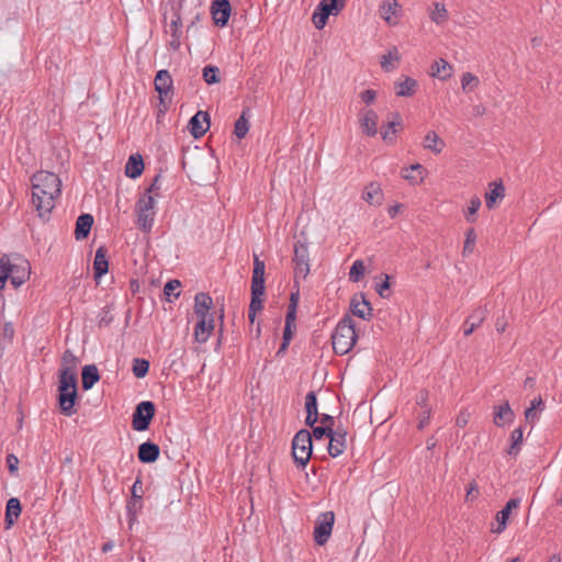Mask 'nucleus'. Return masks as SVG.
Instances as JSON below:
<instances>
[{
    "mask_svg": "<svg viewBox=\"0 0 562 562\" xmlns=\"http://www.w3.org/2000/svg\"><path fill=\"white\" fill-rule=\"evenodd\" d=\"M32 204L38 217L49 220L55 207L56 200L61 193V181L59 177L49 171H37L32 179Z\"/></svg>",
    "mask_w": 562,
    "mask_h": 562,
    "instance_id": "obj_1",
    "label": "nucleus"
},
{
    "mask_svg": "<svg viewBox=\"0 0 562 562\" xmlns=\"http://www.w3.org/2000/svg\"><path fill=\"white\" fill-rule=\"evenodd\" d=\"M357 341L355 324L350 315H345L337 324L333 335L331 344L336 355L348 353Z\"/></svg>",
    "mask_w": 562,
    "mask_h": 562,
    "instance_id": "obj_2",
    "label": "nucleus"
},
{
    "mask_svg": "<svg viewBox=\"0 0 562 562\" xmlns=\"http://www.w3.org/2000/svg\"><path fill=\"white\" fill-rule=\"evenodd\" d=\"M307 429L299 430L292 440V457L297 467L305 468L308 463L312 451L313 440Z\"/></svg>",
    "mask_w": 562,
    "mask_h": 562,
    "instance_id": "obj_3",
    "label": "nucleus"
},
{
    "mask_svg": "<svg viewBox=\"0 0 562 562\" xmlns=\"http://www.w3.org/2000/svg\"><path fill=\"white\" fill-rule=\"evenodd\" d=\"M0 261H4V268L10 270V283L16 289L29 280L31 274V265L29 260L21 256H14L12 259L3 255Z\"/></svg>",
    "mask_w": 562,
    "mask_h": 562,
    "instance_id": "obj_4",
    "label": "nucleus"
},
{
    "mask_svg": "<svg viewBox=\"0 0 562 562\" xmlns=\"http://www.w3.org/2000/svg\"><path fill=\"white\" fill-rule=\"evenodd\" d=\"M135 211L138 227L143 232L149 233L154 225L155 198L150 194H143L136 202Z\"/></svg>",
    "mask_w": 562,
    "mask_h": 562,
    "instance_id": "obj_5",
    "label": "nucleus"
},
{
    "mask_svg": "<svg viewBox=\"0 0 562 562\" xmlns=\"http://www.w3.org/2000/svg\"><path fill=\"white\" fill-rule=\"evenodd\" d=\"M346 0H322L316 7L312 21L317 30L325 27L329 15H337L345 8Z\"/></svg>",
    "mask_w": 562,
    "mask_h": 562,
    "instance_id": "obj_6",
    "label": "nucleus"
},
{
    "mask_svg": "<svg viewBox=\"0 0 562 562\" xmlns=\"http://www.w3.org/2000/svg\"><path fill=\"white\" fill-rule=\"evenodd\" d=\"M156 407L151 401H143L135 407L132 416V427L136 431H145L155 416Z\"/></svg>",
    "mask_w": 562,
    "mask_h": 562,
    "instance_id": "obj_7",
    "label": "nucleus"
},
{
    "mask_svg": "<svg viewBox=\"0 0 562 562\" xmlns=\"http://www.w3.org/2000/svg\"><path fill=\"white\" fill-rule=\"evenodd\" d=\"M293 262L295 278L305 279L310 273V255L307 243L297 240L294 244Z\"/></svg>",
    "mask_w": 562,
    "mask_h": 562,
    "instance_id": "obj_8",
    "label": "nucleus"
},
{
    "mask_svg": "<svg viewBox=\"0 0 562 562\" xmlns=\"http://www.w3.org/2000/svg\"><path fill=\"white\" fill-rule=\"evenodd\" d=\"M334 522L335 514L331 510L322 513L317 517L314 527V540L317 544L324 546L328 541L333 531Z\"/></svg>",
    "mask_w": 562,
    "mask_h": 562,
    "instance_id": "obj_9",
    "label": "nucleus"
},
{
    "mask_svg": "<svg viewBox=\"0 0 562 562\" xmlns=\"http://www.w3.org/2000/svg\"><path fill=\"white\" fill-rule=\"evenodd\" d=\"M182 20L180 15V4L171 5L170 8V23L166 29V33L170 34L171 40L169 42V47L172 50H178L181 46V37H182Z\"/></svg>",
    "mask_w": 562,
    "mask_h": 562,
    "instance_id": "obj_10",
    "label": "nucleus"
},
{
    "mask_svg": "<svg viewBox=\"0 0 562 562\" xmlns=\"http://www.w3.org/2000/svg\"><path fill=\"white\" fill-rule=\"evenodd\" d=\"M142 485H143L142 479H140V476H138L132 486V491H131L132 495L126 504V512H127L130 525H132L136 520L137 515L140 513V510L143 508Z\"/></svg>",
    "mask_w": 562,
    "mask_h": 562,
    "instance_id": "obj_11",
    "label": "nucleus"
},
{
    "mask_svg": "<svg viewBox=\"0 0 562 562\" xmlns=\"http://www.w3.org/2000/svg\"><path fill=\"white\" fill-rule=\"evenodd\" d=\"M347 447V430L342 425H337L331 428L329 435L328 453L330 457L336 458L340 456Z\"/></svg>",
    "mask_w": 562,
    "mask_h": 562,
    "instance_id": "obj_12",
    "label": "nucleus"
},
{
    "mask_svg": "<svg viewBox=\"0 0 562 562\" xmlns=\"http://www.w3.org/2000/svg\"><path fill=\"white\" fill-rule=\"evenodd\" d=\"M350 311L355 316L364 321H370L372 317V306L363 293H357L351 297Z\"/></svg>",
    "mask_w": 562,
    "mask_h": 562,
    "instance_id": "obj_13",
    "label": "nucleus"
},
{
    "mask_svg": "<svg viewBox=\"0 0 562 562\" xmlns=\"http://www.w3.org/2000/svg\"><path fill=\"white\" fill-rule=\"evenodd\" d=\"M189 131L194 138L202 137L210 128V115L207 112L198 111L189 121Z\"/></svg>",
    "mask_w": 562,
    "mask_h": 562,
    "instance_id": "obj_14",
    "label": "nucleus"
},
{
    "mask_svg": "<svg viewBox=\"0 0 562 562\" xmlns=\"http://www.w3.org/2000/svg\"><path fill=\"white\" fill-rule=\"evenodd\" d=\"M232 7L228 0H213L211 13L217 26H225L231 16Z\"/></svg>",
    "mask_w": 562,
    "mask_h": 562,
    "instance_id": "obj_15",
    "label": "nucleus"
},
{
    "mask_svg": "<svg viewBox=\"0 0 562 562\" xmlns=\"http://www.w3.org/2000/svg\"><path fill=\"white\" fill-rule=\"evenodd\" d=\"M58 406L60 413L65 416H72L77 413L75 408L77 400H78V391L69 390V391H58Z\"/></svg>",
    "mask_w": 562,
    "mask_h": 562,
    "instance_id": "obj_16",
    "label": "nucleus"
},
{
    "mask_svg": "<svg viewBox=\"0 0 562 562\" xmlns=\"http://www.w3.org/2000/svg\"><path fill=\"white\" fill-rule=\"evenodd\" d=\"M402 7L398 4L397 0H383L380 5L381 18L389 25H396L398 23Z\"/></svg>",
    "mask_w": 562,
    "mask_h": 562,
    "instance_id": "obj_17",
    "label": "nucleus"
},
{
    "mask_svg": "<svg viewBox=\"0 0 562 562\" xmlns=\"http://www.w3.org/2000/svg\"><path fill=\"white\" fill-rule=\"evenodd\" d=\"M359 123L363 134L375 136L378 133V114L372 109L363 110L359 113Z\"/></svg>",
    "mask_w": 562,
    "mask_h": 562,
    "instance_id": "obj_18",
    "label": "nucleus"
},
{
    "mask_svg": "<svg viewBox=\"0 0 562 562\" xmlns=\"http://www.w3.org/2000/svg\"><path fill=\"white\" fill-rule=\"evenodd\" d=\"M487 315L486 306L475 308L463 323L464 336H470L476 328H479Z\"/></svg>",
    "mask_w": 562,
    "mask_h": 562,
    "instance_id": "obj_19",
    "label": "nucleus"
},
{
    "mask_svg": "<svg viewBox=\"0 0 562 562\" xmlns=\"http://www.w3.org/2000/svg\"><path fill=\"white\" fill-rule=\"evenodd\" d=\"M154 85L155 90L160 97L173 94V80L168 70L161 69L157 71Z\"/></svg>",
    "mask_w": 562,
    "mask_h": 562,
    "instance_id": "obj_20",
    "label": "nucleus"
},
{
    "mask_svg": "<svg viewBox=\"0 0 562 562\" xmlns=\"http://www.w3.org/2000/svg\"><path fill=\"white\" fill-rule=\"evenodd\" d=\"M520 502L521 501L518 497L510 498L506 503L505 507L497 513V515H496L497 527L495 529H492V531L494 533H502L505 530L512 510L518 508L520 505Z\"/></svg>",
    "mask_w": 562,
    "mask_h": 562,
    "instance_id": "obj_21",
    "label": "nucleus"
},
{
    "mask_svg": "<svg viewBox=\"0 0 562 562\" xmlns=\"http://www.w3.org/2000/svg\"><path fill=\"white\" fill-rule=\"evenodd\" d=\"M213 307L212 297L204 292H200L194 297V313L198 318H214L211 310Z\"/></svg>",
    "mask_w": 562,
    "mask_h": 562,
    "instance_id": "obj_22",
    "label": "nucleus"
},
{
    "mask_svg": "<svg viewBox=\"0 0 562 562\" xmlns=\"http://www.w3.org/2000/svg\"><path fill=\"white\" fill-rule=\"evenodd\" d=\"M159 454V446L151 441L143 442L138 447L137 457L142 463H154L158 460Z\"/></svg>",
    "mask_w": 562,
    "mask_h": 562,
    "instance_id": "obj_23",
    "label": "nucleus"
},
{
    "mask_svg": "<svg viewBox=\"0 0 562 562\" xmlns=\"http://www.w3.org/2000/svg\"><path fill=\"white\" fill-rule=\"evenodd\" d=\"M214 330V318H198V323L194 327V338L198 342L204 344L210 338V335Z\"/></svg>",
    "mask_w": 562,
    "mask_h": 562,
    "instance_id": "obj_24",
    "label": "nucleus"
},
{
    "mask_svg": "<svg viewBox=\"0 0 562 562\" xmlns=\"http://www.w3.org/2000/svg\"><path fill=\"white\" fill-rule=\"evenodd\" d=\"M266 288L251 286V300L248 308V318L251 324L255 323L257 312L263 308V300Z\"/></svg>",
    "mask_w": 562,
    "mask_h": 562,
    "instance_id": "obj_25",
    "label": "nucleus"
},
{
    "mask_svg": "<svg viewBox=\"0 0 562 562\" xmlns=\"http://www.w3.org/2000/svg\"><path fill=\"white\" fill-rule=\"evenodd\" d=\"M417 88V80L408 76H402V79L394 83V89L397 97H412L416 93Z\"/></svg>",
    "mask_w": 562,
    "mask_h": 562,
    "instance_id": "obj_26",
    "label": "nucleus"
},
{
    "mask_svg": "<svg viewBox=\"0 0 562 562\" xmlns=\"http://www.w3.org/2000/svg\"><path fill=\"white\" fill-rule=\"evenodd\" d=\"M77 390V373L70 367H63L59 370L58 391Z\"/></svg>",
    "mask_w": 562,
    "mask_h": 562,
    "instance_id": "obj_27",
    "label": "nucleus"
},
{
    "mask_svg": "<svg viewBox=\"0 0 562 562\" xmlns=\"http://www.w3.org/2000/svg\"><path fill=\"white\" fill-rule=\"evenodd\" d=\"M492 186L493 188L485 193V204L488 210H493L505 196V188L501 179L490 183V187Z\"/></svg>",
    "mask_w": 562,
    "mask_h": 562,
    "instance_id": "obj_28",
    "label": "nucleus"
},
{
    "mask_svg": "<svg viewBox=\"0 0 562 562\" xmlns=\"http://www.w3.org/2000/svg\"><path fill=\"white\" fill-rule=\"evenodd\" d=\"M108 249L104 246H100L95 250L94 260H93V273L95 279H100L104 276L109 270V261H108Z\"/></svg>",
    "mask_w": 562,
    "mask_h": 562,
    "instance_id": "obj_29",
    "label": "nucleus"
},
{
    "mask_svg": "<svg viewBox=\"0 0 562 562\" xmlns=\"http://www.w3.org/2000/svg\"><path fill=\"white\" fill-rule=\"evenodd\" d=\"M93 225V216L88 213H83L78 216L76 221L75 237L77 240L85 239L89 236L91 227Z\"/></svg>",
    "mask_w": 562,
    "mask_h": 562,
    "instance_id": "obj_30",
    "label": "nucleus"
},
{
    "mask_svg": "<svg viewBox=\"0 0 562 562\" xmlns=\"http://www.w3.org/2000/svg\"><path fill=\"white\" fill-rule=\"evenodd\" d=\"M494 409L493 422L497 427H503L513 422L515 414L508 402H505L499 406H495Z\"/></svg>",
    "mask_w": 562,
    "mask_h": 562,
    "instance_id": "obj_31",
    "label": "nucleus"
},
{
    "mask_svg": "<svg viewBox=\"0 0 562 562\" xmlns=\"http://www.w3.org/2000/svg\"><path fill=\"white\" fill-rule=\"evenodd\" d=\"M21 512H22V507H21L20 501L16 497H11L7 502V506H5V517H4L5 529H10L15 524V521L18 520V518L21 515Z\"/></svg>",
    "mask_w": 562,
    "mask_h": 562,
    "instance_id": "obj_32",
    "label": "nucleus"
},
{
    "mask_svg": "<svg viewBox=\"0 0 562 562\" xmlns=\"http://www.w3.org/2000/svg\"><path fill=\"white\" fill-rule=\"evenodd\" d=\"M392 120L387 123L385 127L381 130L382 139L389 144H393L395 140V135L397 133L396 127L402 126V117L398 112L391 113Z\"/></svg>",
    "mask_w": 562,
    "mask_h": 562,
    "instance_id": "obj_33",
    "label": "nucleus"
},
{
    "mask_svg": "<svg viewBox=\"0 0 562 562\" xmlns=\"http://www.w3.org/2000/svg\"><path fill=\"white\" fill-rule=\"evenodd\" d=\"M100 374L95 364H86L81 370V383L82 389L88 391L93 387V385L99 382Z\"/></svg>",
    "mask_w": 562,
    "mask_h": 562,
    "instance_id": "obj_34",
    "label": "nucleus"
},
{
    "mask_svg": "<svg viewBox=\"0 0 562 562\" xmlns=\"http://www.w3.org/2000/svg\"><path fill=\"white\" fill-rule=\"evenodd\" d=\"M144 171V161L139 154H134L128 157L125 165V175L131 179L138 178Z\"/></svg>",
    "mask_w": 562,
    "mask_h": 562,
    "instance_id": "obj_35",
    "label": "nucleus"
},
{
    "mask_svg": "<svg viewBox=\"0 0 562 562\" xmlns=\"http://www.w3.org/2000/svg\"><path fill=\"white\" fill-rule=\"evenodd\" d=\"M362 198L371 205H381L383 202V191L380 184L376 182L369 183L363 191Z\"/></svg>",
    "mask_w": 562,
    "mask_h": 562,
    "instance_id": "obj_36",
    "label": "nucleus"
},
{
    "mask_svg": "<svg viewBox=\"0 0 562 562\" xmlns=\"http://www.w3.org/2000/svg\"><path fill=\"white\" fill-rule=\"evenodd\" d=\"M426 169L420 164H414L407 168L402 169V177L409 181L412 184L423 182Z\"/></svg>",
    "mask_w": 562,
    "mask_h": 562,
    "instance_id": "obj_37",
    "label": "nucleus"
},
{
    "mask_svg": "<svg viewBox=\"0 0 562 562\" xmlns=\"http://www.w3.org/2000/svg\"><path fill=\"white\" fill-rule=\"evenodd\" d=\"M249 117H250V109L245 108L241 111L240 116L237 119V121L234 124V135L237 138L241 139L247 135V133L249 131V126H250Z\"/></svg>",
    "mask_w": 562,
    "mask_h": 562,
    "instance_id": "obj_38",
    "label": "nucleus"
},
{
    "mask_svg": "<svg viewBox=\"0 0 562 562\" xmlns=\"http://www.w3.org/2000/svg\"><path fill=\"white\" fill-rule=\"evenodd\" d=\"M424 147L434 154H440L445 148V142L435 131H429L424 138Z\"/></svg>",
    "mask_w": 562,
    "mask_h": 562,
    "instance_id": "obj_39",
    "label": "nucleus"
},
{
    "mask_svg": "<svg viewBox=\"0 0 562 562\" xmlns=\"http://www.w3.org/2000/svg\"><path fill=\"white\" fill-rule=\"evenodd\" d=\"M429 18L437 25H443L449 20V12L443 3L435 2L429 11Z\"/></svg>",
    "mask_w": 562,
    "mask_h": 562,
    "instance_id": "obj_40",
    "label": "nucleus"
},
{
    "mask_svg": "<svg viewBox=\"0 0 562 562\" xmlns=\"http://www.w3.org/2000/svg\"><path fill=\"white\" fill-rule=\"evenodd\" d=\"M251 286L265 288V261L256 255L254 257Z\"/></svg>",
    "mask_w": 562,
    "mask_h": 562,
    "instance_id": "obj_41",
    "label": "nucleus"
},
{
    "mask_svg": "<svg viewBox=\"0 0 562 562\" xmlns=\"http://www.w3.org/2000/svg\"><path fill=\"white\" fill-rule=\"evenodd\" d=\"M431 76L447 79L451 76V66L445 59L440 58L431 66Z\"/></svg>",
    "mask_w": 562,
    "mask_h": 562,
    "instance_id": "obj_42",
    "label": "nucleus"
},
{
    "mask_svg": "<svg viewBox=\"0 0 562 562\" xmlns=\"http://www.w3.org/2000/svg\"><path fill=\"white\" fill-rule=\"evenodd\" d=\"M181 282L179 280H169L164 286V296L167 301L171 302L172 297L178 299L180 296Z\"/></svg>",
    "mask_w": 562,
    "mask_h": 562,
    "instance_id": "obj_43",
    "label": "nucleus"
},
{
    "mask_svg": "<svg viewBox=\"0 0 562 562\" xmlns=\"http://www.w3.org/2000/svg\"><path fill=\"white\" fill-rule=\"evenodd\" d=\"M522 429L521 427L516 428L512 431L510 439H512V446L508 449V454L516 457L519 453L520 445L522 442Z\"/></svg>",
    "mask_w": 562,
    "mask_h": 562,
    "instance_id": "obj_44",
    "label": "nucleus"
},
{
    "mask_svg": "<svg viewBox=\"0 0 562 562\" xmlns=\"http://www.w3.org/2000/svg\"><path fill=\"white\" fill-rule=\"evenodd\" d=\"M202 76L207 85H214L220 82V69L216 66L207 65L202 70Z\"/></svg>",
    "mask_w": 562,
    "mask_h": 562,
    "instance_id": "obj_45",
    "label": "nucleus"
},
{
    "mask_svg": "<svg viewBox=\"0 0 562 562\" xmlns=\"http://www.w3.org/2000/svg\"><path fill=\"white\" fill-rule=\"evenodd\" d=\"M149 366L150 364H149L148 360L135 358L133 360V366H132L133 374L138 379L146 376V374L149 371Z\"/></svg>",
    "mask_w": 562,
    "mask_h": 562,
    "instance_id": "obj_46",
    "label": "nucleus"
},
{
    "mask_svg": "<svg viewBox=\"0 0 562 562\" xmlns=\"http://www.w3.org/2000/svg\"><path fill=\"white\" fill-rule=\"evenodd\" d=\"M392 60H395V61L400 60V55H398V50H397L396 47H393L392 49L389 50L387 54L382 56V58H381V67L385 71L393 70L395 68V66L392 64Z\"/></svg>",
    "mask_w": 562,
    "mask_h": 562,
    "instance_id": "obj_47",
    "label": "nucleus"
},
{
    "mask_svg": "<svg viewBox=\"0 0 562 562\" xmlns=\"http://www.w3.org/2000/svg\"><path fill=\"white\" fill-rule=\"evenodd\" d=\"M364 263L362 260H356L349 271V280L352 282L360 281L364 276Z\"/></svg>",
    "mask_w": 562,
    "mask_h": 562,
    "instance_id": "obj_48",
    "label": "nucleus"
},
{
    "mask_svg": "<svg viewBox=\"0 0 562 562\" xmlns=\"http://www.w3.org/2000/svg\"><path fill=\"white\" fill-rule=\"evenodd\" d=\"M481 199L476 195L472 196L470 199V202H469V206H468V210H467V213H465V220L469 222V223H474L475 222V213L479 211V209L481 207Z\"/></svg>",
    "mask_w": 562,
    "mask_h": 562,
    "instance_id": "obj_49",
    "label": "nucleus"
},
{
    "mask_svg": "<svg viewBox=\"0 0 562 562\" xmlns=\"http://www.w3.org/2000/svg\"><path fill=\"white\" fill-rule=\"evenodd\" d=\"M475 240H476V233H475L474 228L471 227L465 233V240H464V246H463V251H462L463 256H468L473 252Z\"/></svg>",
    "mask_w": 562,
    "mask_h": 562,
    "instance_id": "obj_50",
    "label": "nucleus"
},
{
    "mask_svg": "<svg viewBox=\"0 0 562 562\" xmlns=\"http://www.w3.org/2000/svg\"><path fill=\"white\" fill-rule=\"evenodd\" d=\"M158 99H159V103L157 105V122H159L160 117L164 116L168 112L171 101H172V95H164V97L158 95Z\"/></svg>",
    "mask_w": 562,
    "mask_h": 562,
    "instance_id": "obj_51",
    "label": "nucleus"
},
{
    "mask_svg": "<svg viewBox=\"0 0 562 562\" xmlns=\"http://www.w3.org/2000/svg\"><path fill=\"white\" fill-rule=\"evenodd\" d=\"M305 411L306 414H318L317 412V396L314 391H311L305 396Z\"/></svg>",
    "mask_w": 562,
    "mask_h": 562,
    "instance_id": "obj_52",
    "label": "nucleus"
},
{
    "mask_svg": "<svg viewBox=\"0 0 562 562\" xmlns=\"http://www.w3.org/2000/svg\"><path fill=\"white\" fill-rule=\"evenodd\" d=\"M61 361L63 367H70L76 370L78 358L70 350H66L63 355Z\"/></svg>",
    "mask_w": 562,
    "mask_h": 562,
    "instance_id": "obj_53",
    "label": "nucleus"
},
{
    "mask_svg": "<svg viewBox=\"0 0 562 562\" xmlns=\"http://www.w3.org/2000/svg\"><path fill=\"white\" fill-rule=\"evenodd\" d=\"M331 434V427L316 426L313 427V432L311 434L316 440H321L324 437H328Z\"/></svg>",
    "mask_w": 562,
    "mask_h": 562,
    "instance_id": "obj_54",
    "label": "nucleus"
},
{
    "mask_svg": "<svg viewBox=\"0 0 562 562\" xmlns=\"http://www.w3.org/2000/svg\"><path fill=\"white\" fill-rule=\"evenodd\" d=\"M391 286L390 284V276L384 274V280L381 283H376L375 290L379 293V295L383 299L387 297L389 294H385V291L389 290Z\"/></svg>",
    "mask_w": 562,
    "mask_h": 562,
    "instance_id": "obj_55",
    "label": "nucleus"
},
{
    "mask_svg": "<svg viewBox=\"0 0 562 562\" xmlns=\"http://www.w3.org/2000/svg\"><path fill=\"white\" fill-rule=\"evenodd\" d=\"M8 470L11 474H15L18 471L19 459L13 453H10L5 458Z\"/></svg>",
    "mask_w": 562,
    "mask_h": 562,
    "instance_id": "obj_56",
    "label": "nucleus"
},
{
    "mask_svg": "<svg viewBox=\"0 0 562 562\" xmlns=\"http://www.w3.org/2000/svg\"><path fill=\"white\" fill-rule=\"evenodd\" d=\"M474 85V86H477L479 83V79L477 77H475L474 75H472L471 72H464L462 75V78H461V86H462V89L465 90L468 86L470 85Z\"/></svg>",
    "mask_w": 562,
    "mask_h": 562,
    "instance_id": "obj_57",
    "label": "nucleus"
},
{
    "mask_svg": "<svg viewBox=\"0 0 562 562\" xmlns=\"http://www.w3.org/2000/svg\"><path fill=\"white\" fill-rule=\"evenodd\" d=\"M428 397H429V393L427 390L423 389L419 391V393L416 395V404L420 407H423L424 409L426 408H430L428 405H427V402H428Z\"/></svg>",
    "mask_w": 562,
    "mask_h": 562,
    "instance_id": "obj_58",
    "label": "nucleus"
},
{
    "mask_svg": "<svg viewBox=\"0 0 562 562\" xmlns=\"http://www.w3.org/2000/svg\"><path fill=\"white\" fill-rule=\"evenodd\" d=\"M479 496V486H477V483L475 481H472L470 484H469V487L467 490V495H465V499L467 501H474Z\"/></svg>",
    "mask_w": 562,
    "mask_h": 562,
    "instance_id": "obj_59",
    "label": "nucleus"
},
{
    "mask_svg": "<svg viewBox=\"0 0 562 562\" xmlns=\"http://www.w3.org/2000/svg\"><path fill=\"white\" fill-rule=\"evenodd\" d=\"M430 415H431V408H426L423 411V413L419 417L418 424H417V428L419 430L424 429L429 424Z\"/></svg>",
    "mask_w": 562,
    "mask_h": 562,
    "instance_id": "obj_60",
    "label": "nucleus"
},
{
    "mask_svg": "<svg viewBox=\"0 0 562 562\" xmlns=\"http://www.w3.org/2000/svg\"><path fill=\"white\" fill-rule=\"evenodd\" d=\"M360 98L366 104H371L376 98V92L375 90L367 89L360 93Z\"/></svg>",
    "mask_w": 562,
    "mask_h": 562,
    "instance_id": "obj_61",
    "label": "nucleus"
},
{
    "mask_svg": "<svg viewBox=\"0 0 562 562\" xmlns=\"http://www.w3.org/2000/svg\"><path fill=\"white\" fill-rule=\"evenodd\" d=\"M296 308L288 307L285 315V325L293 326L295 328Z\"/></svg>",
    "mask_w": 562,
    "mask_h": 562,
    "instance_id": "obj_62",
    "label": "nucleus"
},
{
    "mask_svg": "<svg viewBox=\"0 0 562 562\" xmlns=\"http://www.w3.org/2000/svg\"><path fill=\"white\" fill-rule=\"evenodd\" d=\"M159 180H160V175L155 176V178L153 179V182H151V183H150V186L146 189V191L144 192V194H150V195H153V193H156V192L160 189Z\"/></svg>",
    "mask_w": 562,
    "mask_h": 562,
    "instance_id": "obj_63",
    "label": "nucleus"
},
{
    "mask_svg": "<svg viewBox=\"0 0 562 562\" xmlns=\"http://www.w3.org/2000/svg\"><path fill=\"white\" fill-rule=\"evenodd\" d=\"M469 417L470 415L465 412H461L458 416H457V419H456V425L460 428H463L468 425L469 423Z\"/></svg>",
    "mask_w": 562,
    "mask_h": 562,
    "instance_id": "obj_64",
    "label": "nucleus"
}]
</instances>
